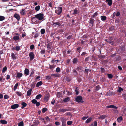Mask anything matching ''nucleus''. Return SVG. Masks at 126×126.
<instances>
[{
    "label": "nucleus",
    "instance_id": "56",
    "mask_svg": "<svg viewBox=\"0 0 126 126\" xmlns=\"http://www.w3.org/2000/svg\"><path fill=\"white\" fill-rule=\"evenodd\" d=\"M73 36L72 35H69L66 37V39L68 40H69L71 38H72Z\"/></svg>",
    "mask_w": 126,
    "mask_h": 126
},
{
    "label": "nucleus",
    "instance_id": "45",
    "mask_svg": "<svg viewBox=\"0 0 126 126\" xmlns=\"http://www.w3.org/2000/svg\"><path fill=\"white\" fill-rule=\"evenodd\" d=\"M7 70V67L5 66L2 69V72L3 73L5 72Z\"/></svg>",
    "mask_w": 126,
    "mask_h": 126
},
{
    "label": "nucleus",
    "instance_id": "52",
    "mask_svg": "<svg viewBox=\"0 0 126 126\" xmlns=\"http://www.w3.org/2000/svg\"><path fill=\"white\" fill-rule=\"evenodd\" d=\"M47 110V108H43L42 109V112L43 113H45Z\"/></svg>",
    "mask_w": 126,
    "mask_h": 126
},
{
    "label": "nucleus",
    "instance_id": "21",
    "mask_svg": "<svg viewBox=\"0 0 126 126\" xmlns=\"http://www.w3.org/2000/svg\"><path fill=\"white\" fill-rule=\"evenodd\" d=\"M20 14L22 15H24L26 13V12L25 11V9H22L20 11Z\"/></svg>",
    "mask_w": 126,
    "mask_h": 126
},
{
    "label": "nucleus",
    "instance_id": "7",
    "mask_svg": "<svg viewBox=\"0 0 126 126\" xmlns=\"http://www.w3.org/2000/svg\"><path fill=\"white\" fill-rule=\"evenodd\" d=\"M32 103L34 104H36V106L38 107L40 106V103L38 102L35 99H33L32 100Z\"/></svg>",
    "mask_w": 126,
    "mask_h": 126
},
{
    "label": "nucleus",
    "instance_id": "41",
    "mask_svg": "<svg viewBox=\"0 0 126 126\" xmlns=\"http://www.w3.org/2000/svg\"><path fill=\"white\" fill-rule=\"evenodd\" d=\"M92 118L90 117L86 121V123H89L91 120Z\"/></svg>",
    "mask_w": 126,
    "mask_h": 126
},
{
    "label": "nucleus",
    "instance_id": "4",
    "mask_svg": "<svg viewBox=\"0 0 126 126\" xmlns=\"http://www.w3.org/2000/svg\"><path fill=\"white\" fill-rule=\"evenodd\" d=\"M61 25V23L60 22H53V23L52 24L54 27H59Z\"/></svg>",
    "mask_w": 126,
    "mask_h": 126
},
{
    "label": "nucleus",
    "instance_id": "10",
    "mask_svg": "<svg viewBox=\"0 0 126 126\" xmlns=\"http://www.w3.org/2000/svg\"><path fill=\"white\" fill-rule=\"evenodd\" d=\"M48 44L47 45V48L51 49L52 48V43L51 42H47Z\"/></svg>",
    "mask_w": 126,
    "mask_h": 126
},
{
    "label": "nucleus",
    "instance_id": "3",
    "mask_svg": "<svg viewBox=\"0 0 126 126\" xmlns=\"http://www.w3.org/2000/svg\"><path fill=\"white\" fill-rule=\"evenodd\" d=\"M76 101L77 102H81V103L83 102L82 101V97L81 96H78L76 98H75Z\"/></svg>",
    "mask_w": 126,
    "mask_h": 126
},
{
    "label": "nucleus",
    "instance_id": "22",
    "mask_svg": "<svg viewBox=\"0 0 126 126\" xmlns=\"http://www.w3.org/2000/svg\"><path fill=\"white\" fill-rule=\"evenodd\" d=\"M78 62V61L76 58H74L73 61V63L74 64H77Z\"/></svg>",
    "mask_w": 126,
    "mask_h": 126
},
{
    "label": "nucleus",
    "instance_id": "17",
    "mask_svg": "<svg viewBox=\"0 0 126 126\" xmlns=\"http://www.w3.org/2000/svg\"><path fill=\"white\" fill-rule=\"evenodd\" d=\"M50 97L49 95V94H47L46 95L44 98V100L45 101L47 102L48 101L49 98Z\"/></svg>",
    "mask_w": 126,
    "mask_h": 126
},
{
    "label": "nucleus",
    "instance_id": "31",
    "mask_svg": "<svg viewBox=\"0 0 126 126\" xmlns=\"http://www.w3.org/2000/svg\"><path fill=\"white\" fill-rule=\"evenodd\" d=\"M77 51H78L79 53H80L82 50V48L81 47H78L76 48Z\"/></svg>",
    "mask_w": 126,
    "mask_h": 126
},
{
    "label": "nucleus",
    "instance_id": "27",
    "mask_svg": "<svg viewBox=\"0 0 126 126\" xmlns=\"http://www.w3.org/2000/svg\"><path fill=\"white\" fill-rule=\"evenodd\" d=\"M101 20L102 21H105L107 19V17L105 16H101L100 17Z\"/></svg>",
    "mask_w": 126,
    "mask_h": 126
},
{
    "label": "nucleus",
    "instance_id": "46",
    "mask_svg": "<svg viewBox=\"0 0 126 126\" xmlns=\"http://www.w3.org/2000/svg\"><path fill=\"white\" fill-rule=\"evenodd\" d=\"M78 11L76 9H75L74 10L73 14L74 15H75L78 14Z\"/></svg>",
    "mask_w": 126,
    "mask_h": 126
},
{
    "label": "nucleus",
    "instance_id": "57",
    "mask_svg": "<svg viewBox=\"0 0 126 126\" xmlns=\"http://www.w3.org/2000/svg\"><path fill=\"white\" fill-rule=\"evenodd\" d=\"M87 54V53H86V52H84L82 53L81 55V56L82 57H83L86 54Z\"/></svg>",
    "mask_w": 126,
    "mask_h": 126
},
{
    "label": "nucleus",
    "instance_id": "35",
    "mask_svg": "<svg viewBox=\"0 0 126 126\" xmlns=\"http://www.w3.org/2000/svg\"><path fill=\"white\" fill-rule=\"evenodd\" d=\"M40 9V7L39 5L36 6L35 8V10L37 11L39 10Z\"/></svg>",
    "mask_w": 126,
    "mask_h": 126
},
{
    "label": "nucleus",
    "instance_id": "61",
    "mask_svg": "<svg viewBox=\"0 0 126 126\" xmlns=\"http://www.w3.org/2000/svg\"><path fill=\"white\" fill-rule=\"evenodd\" d=\"M9 96L8 95L5 94L4 95V98L5 99H7L9 98Z\"/></svg>",
    "mask_w": 126,
    "mask_h": 126
},
{
    "label": "nucleus",
    "instance_id": "23",
    "mask_svg": "<svg viewBox=\"0 0 126 126\" xmlns=\"http://www.w3.org/2000/svg\"><path fill=\"white\" fill-rule=\"evenodd\" d=\"M20 47L18 46H16L15 48H14L13 49L16 50V51H19L20 49Z\"/></svg>",
    "mask_w": 126,
    "mask_h": 126
},
{
    "label": "nucleus",
    "instance_id": "60",
    "mask_svg": "<svg viewBox=\"0 0 126 126\" xmlns=\"http://www.w3.org/2000/svg\"><path fill=\"white\" fill-rule=\"evenodd\" d=\"M34 48V45H31L30 47V48L31 50L33 49Z\"/></svg>",
    "mask_w": 126,
    "mask_h": 126
},
{
    "label": "nucleus",
    "instance_id": "54",
    "mask_svg": "<svg viewBox=\"0 0 126 126\" xmlns=\"http://www.w3.org/2000/svg\"><path fill=\"white\" fill-rule=\"evenodd\" d=\"M61 70L60 68L59 67H57L56 70V71L57 73L59 72Z\"/></svg>",
    "mask_w": 126,
    "mask_h": 126
},
{
    "label": "nucleus",
    "instance_id": "51",
    "mask_svg": "<svg viewBox=\"0 0 126 126\" xmlns=\"http://www.w3.org/2000/svg\"><path fill=\"white\" fill-rule=\"evenodd\" d=\"M97 15V12H95L94 14L92 16V17L94 18L95 17H96V16Z\"/></svg>",
    "mask_w": 126,
    "mask_h": 126
},
{
    "label": "nucleus",
    "instance_id": "32",
    "mask_svg": "<svg viewBox=\"0 0 126 126\" xmlns=\"http://www.w3.org/2000/svg\"><path fill=\"white\" fill-rule=\"evenodd\" d=\"M79 89V88L78 87H76V89L75 90V91L76 92V95H78L79 93L78 90Z\"/></svg>",
    "mask_w": 126,
    "mask_h": 126
},
{
    "label": "nucleus",
    "instance_id": "50",
    "mask_svg": "<svg viewBox=\"0 0 126 126\" xmlns=\"http://www.w3.org/2000/svg\"><path fill=\"white\" fill-rule=\"evenodd\" d=\"M123 88H121L120 87H119L118 89V91L120 93L121 92V91H123Z\"/></svg>",
    "mask_w": 126,
    "mask_h": 126
},
{
    "label": "nucleus",
    "instance_id": "58",
    "mask_svg": "<svg viewBox=\"0 0 126 126\" xmlns=\"http://www.w3.org/2000/svg\"><path fill=\"white\" fill-rule=\"evenodd\" d=\"M98 57L99 58H103V59H104L105 57V56L104 55H100L99 56H98Z\"/></svg>",
    "mask_w": 126,
    "mask_h": 126
},
{
    "label": "nucleus",
    "instance_id": "13",
    "mask_svg": "<svg viewBox=\"0 0 126 126\" xmlns=\"http://www.w3.org/2000/svg\"><path fill=\"white\" fill-rule=\"evenodd\" d=\"M89 21V23L92 25V26H93L95 21L94 20V19L91 18L90 19Z\"/></svg>",
    "mask_w": 126,
    "mask_h": 126
},
{
    "label": "nucleus",
    "instance_id": "1",
    "mask_svg": "<svg viewBox=\"0 0 126 126\" xmlns=\"http://www.w3.org/2000/svg\"><path fill=\"white\" fill-rule=\"evenodd\" d=\"M35 16L37 19L39 20H42L44 18V14L42 13L36 15Z\"/></svg>",
    "mask_w": 126,
    "mask_h": 126
},
{
    "label": "nucleus",
    "instance_id": "37",
    "mask_svg": "<svg viewBox=\"0 0 126 126\" xmlns=\"http://www.w3.org/2000/svg\"><path fill=\"white\" fill-rule=\"evenodd\" d=\"M115 58V60L117 61H119L121 60V57L118 56L116 57Z\"/></svg>",
    "mask_w": 126,
    "mask_h": 126
},
{
    "label": "nucleus",
    "instance_id": "44",
    "mask_svg": "<svg viewBox=\"0 0 126 126\" xmlns=\"http://www.w3.org/2000/svg\"><path fill=\"white\" fill-rule=\"evenodd\" d=\"M18 126H24V123L23 121H22L19 123Z\"/></svg>",
    "mask_w": 126,
    "mask_h": 126
},
{
    "label": "nucleus",
    "instance_id": "48",
    "mask_svg": "<svg viewBox=\"0 0 126 126\" xmlns=\"http://www.w3.org/2000/svg\"><path fill=\"white\" fill-rule=\"evenodd\" d=\"M41 33L42 34H44L45 32V30L44 29H41L40 31Z\"/></svg>",
    "mask_w": 126,
    "mask_h": 126
},
{
    "label": "nucleus",
    "instance_id": "55",
    "mask_svg": "<svg viewBox=\"0 0 126 126\" xmlns=\"http://www.w3.org/2000/svg\"><path fill=\"white\" fill-rule=\"evenodd\" d=\"M72 123V122L71 121H68L67 122V124L68 125H70Z\"/></svg>",
    "mask_w": 126,
    "mask_h": 126
},
{
    "label": "nucleus",
    "instance_id": "62",
    "mask_svg": "<svg viewBox=\"0 0 126 126\" xmlns=\"http://www.w3.org/2000/svg\"><path fill=\"white\" fill-rule=\"evenodd\" d=\"M38 118L39 119L41 120L42 122H43L45 120L44 118H42L40 116L38 117Z\"/></svg>",
    "mask_w": 126,
    "mask_h": 126
},
{
    "label": "nucleus",
    "instance_id": "26",
    "mask_svg": "<svg viewBox=\"0 0 126 126\" xmlns=\"http://www.w3.org/2000/svg\"><path fill=\"white\" fill-rule=\"evenodd\" d=\"M0 122L1 124H6L7 123V122L6 121L4 120H0Z\"/></svg>",
    "mask_w": 126,
    "mask_h": 126
},
{
    "label": "nucleus",
    "instance_id": "42",
    "mask_svg": "<svg viewBox=\"0 0 126 126\" xmlns=\"http://www.w3.org/2000/svg\"><path fill=\"white\" fill-rule=\"evenodd\" d=\"M35 83L34 82H32L30 86L31 88H34L35 86Z\"/></svg>",
    "mask_w": 126,
    "mask_h": 126
},
{
    "label": "nucleus",
    "instance_id": "14",
    "mask_svg": "<svg viewBox=\"0 0 126 126\" xmlns=\"http://www.w3.org/2000/svg\"><path fill=\"white\" fill-rule=\"evenodd\" d=\"M14 17L16 19L19 21L20 19V16L19 15L16 13L15 14Z\"/></svg>",
    "mask_w": 126,
    "mask_h": 126
},
{
    "label": "nucleus",
    "instance_id": "8",
    "mask_svg": "<svg viewBox=\"0 0 126 126\" xmlns=\"http://www.w3.org/2000/svg\"><path fill=\"white\" fill-rule=\"evenodd\" d=\"M120 15V13L119 12H117L116 13L115 12H114L113 13V14L111 15V17L112 18H114L116 16H119Z\"/></svg>",
    "mask_w": 126,
    "mask_h": 126
},
{
    "label": "nucleus",
    "instance_id": "47",
    "mask_svg": "<svg viewBox=\"0 0 126 126\" xmlns=\"http://www.w3.org/2000/svg\"><path fill=\"white\" fill-rule=\"evenodd\" d=\"M5 18L4 16H0V21H2L5 19Z\"/></svg>",
    "mask_w": 126,
    "mask_h": 126
},
{
    "label": "nucleus",
    "instance_id": "33",
    "mask_svg": "<svg viewBox=\"0 0 126 126\" xmlns=\"http://www.w3.org/2000/svg\"><path fill=\"white\" fill-rule=\"evenodd\" d=\"M42 95L41 94H39L37 95L35 97V98L37 100L40 99Z\"/></svg>",
    "mask_w": 126,
    "mask_h": 126
},
{
    "label": "nucleus",
    "instance_id": "30",
    "mask_svg": "<svg viewBox=\"0 0 126 126\" xmlns=\"http://www.w3.org/2000/svg\"><path fill=\"white\" fill-rule=\"evenodd\" d=\"M117 120L120 123L121 122V121H122L123 120V118L121 116L119 117H118V118H117Z\"/></svg>",
    "mask_w": 126,
    "mask_h": 126
},
{
    "label": "nucleus",
    "instance_id": "38",
    "mask_svg": "<svg viewBox=\"0 0 126 126\" xmlns=\"http://www.w3.org/2000/svg\"><path fill=\"white\" fill-rule=\"evenodd\" d=\"M16 93L17 95L20 96H21L22 94V93L18 91H16Z\"/></svg>",
    "mask_w": 126,
    "mask_h": 126
},
{
    "label": "nucleus",
    "instance_id": "34",
    "mask_svg": "<svg viewBox=\"0 0 126 126\" xmlns=\"http://www.w3.org/2000/svg\"><path fill=\"white\" fill-rule=\"evenodd\" d=\"M11 56L12 58L13 59H16V57L15 55L13 53H11Z\"/></svg>",
    "mask_w": 126,
    "mask_h": 126
},
{
    "label": "nucleus",
    "instance_id": "16",
    "mask_svg": "<svg viewBox=\"0 0 126 126\" xmlns=\"http://www.w3.org/2000/svg\"><path fill=\"white\" fill-rule=\"evenodd\" d=\"M107 117V116L106 115H101L98 117V119H99L102 120V119H103Z\"/></svg>",
    "mask_w": 126,
    "mask_h": 126
},
{
    "label": "nucleus",
    "instance_id": "2",
    "mask_svg": "<svg viewBox=\"0 0 126 126\" xmlns=\"http://www.w3.org/2000/svg\"><path fill=\"white\" fill-rule=\"evenodd\" d=\"M62 7H58L57 9L55 11V13L58 15H61L62 13Z\"/></svg>",
    "mask_w": 126,
    "mask_h": 126
},
{
    "label": "nucleus",
    "instance_id": "11",
    "mask_svg": "<svg viewBox=\"0 0 126 126\" xmlns=\"http://www.w3.org/2000/svg\"><path fill=\"white\" fill-rule=\"evenodd\" d=\"M19 105L18 104H15L12 105L11 107V108L13 109H15L19 107Z\"/></svg>",
    "mask_w": 126,
    "mask_h": 126
},
{
    "label": "nucleus",
    "instance_id": "29",
    "mask_svg": "<svg viewBox=\"0 0 126 126\" xmlns=\"http://www.w3.org/2000/svg\"><path fill=\"white\" fill-rule=\"evenodd\" d=\"M22 76V74L21 73L18 72L17 74V76L18 78L21 77Z\"/></svg>",
    "mask_w": 126,
    "mask_h": 126
},
{
    "label": "nucleus",
    "instance_id": "12",
    "mask_svg": "<svg viewBox=\"0 0 126 126\" xmlns=\"http://www.w3.org/2000/svg\"><path fill=\"white\" fill-rule=\"evenodd\" d=\"M106 108H111L114 109H117L118 108V107L115 106L113 105H109L107 106Z\"/></svg>",
    "mask_w": 126,
    "mask_h": 126
},
{
    "label": "nucleus",
    "instance_id": "18",
    "mask_svg": "<svg viewBox=\"0 0 126 126\" xmlns=\"http://www.w3.org/2000/svg\"><path fill=\"white\" fill-rule=\"evenodd\" d=\"M32 89V88L30 89V90L27 91V96H29L31 95Z\"/></svg>",
    "mask_w": 126,
    "mask_h": 126
},
{
    "label": "nucleus",
    "instance_id": "6",
    "mask_svg": "<svg viewBox=\"0 0 126 126\" xmlns=\"http://www.w3.org/2000/svg\"><path fill=\"white\" fill-rule=\"evenodd\" d=\"M34 54L33 52H31L29 53V56L30 57V59L31 61H32L34 58Z\"/></svg>",
    "mask_w": 126,
    "mask_h": 126
},
{
    "label": "nucleus",
    "instance_id": "20",
    "mask_svg": "<svg viewBox=\"0 0 126 126\" xmlns=\"http://www.w3.org/2000/svg\"><path fill=\"white\" fill-rule=\"evenodd\" d=\"M43 84L42 82V81H40L38 82L36 85V87H38L41 85H42Z\"/></svg>",
    "mask_w": 126,
    "mask_h": 126
},
{
    "label": "nucleus",
    "instance_id": "64",
    "mask_svg": "<svg viewBox=\"0 0 126 126\" xmlns=\"http://www.w3.org/2000/svg\"><path fill=\"white\" fill-rule=\"evenodd\" d=\"M51 79V77L50 76H47L46 77V79Z\"/></svg>",
    "mask_w": 126,
    "mask_h": 126
},
{
    "label": "nucleus",
    "instance_id": "9",
    "mask_svg": "<svg viewBox=\"0 0 126 126\" xmlns=\"http://www.w3.org/2000/svg\"><path fill=\"white\" fill-rule=\"evenodd\" d=\"M72 108H69L67 109H59V111L60 112H64L66 111H71Z\"/></svg>",
    "mask_w": 126,
    "mask_h": 126
},
{
    "label": "nucleus",
    "instance_id": "15",
    "mask_svg": "<svg viewBox=\"0 0 126 126\" xmlns=\"http://www.w3.org/2000/svg\"><path fill=\"white\" fill-rule=\"evenodd\" d=\"M106 1L109 6H111L112 5V0H106Z\"/></svg>",
    "mask_w": 126,
    "mask_h": 126
},
{
    "label": "nucleus",
    "instance_id": "36",
    "mask_svg": "<svg viewBox=\"0 0 126 126\" xmlns=\"http://www.w3.org/2000/svg\"><path fill=\"white\" fill-rule=\"evenodd\" d=\"M49 68L50 70L53 69L55 67V65L54 64L52 65H51L49 64Z\"/></svg>",
    "mask_w": 126,
    "mask_h": 126
},
{
    "label": "nucleus",
    "instance_id": "39",
    "mask_svg": "<svg viewBox=\"0 0 126 126\" xmlns=\"http://www.w3.org/2000/svg\"><path fill=\"white\" fill-rule=\"evenodd\" d=\"M18 85V84L17 83H16L15 84V85L14 86V89H13V90L14 91H15L16 90V89Z\"/></svg>",
    "mask_w": 126,
    "mask_h": 126
},
{
    "label": "nucleus",
    "instance_id": "25",
    "mask_svg": "<svg viewBox=\"0 0 126 126\" xmlns=\"http://www.w3.org/2000/svg\"><path fill=\"white\" fill-rule=\"evenodd\" d=\"M29 70L27 69L26 68L24 70V73L26 75H28L29 74Z\"/></svg>",
    "mask_w": 126,
    "mask_h": 126
},
{
    "label": "nucleus",
    "instance_id": "63",
    "mask_svg": "<svg viewBox=\"0 0 126 126\" xmlns=\"http://www.w3.org/2000/svg\"><path fill=\"white\" fill-rule=\"evenodd\" d=\"M39 34L38 33H36L35 34V35L34 36V38H36L38 37V36Z\"/></svg>",
    "mask_w": 126,
    "mask_h": 126
},
{
    "label": "nucleus",
    "instance_id": "24",
    "mask_svg": "<svg viewBox=\"0 0 126 126\" xmlns=\"http://www.w3.org/2000/svg\"><path fill=\"white\" fill-rule=\"evenodd\" d=\"M70 100V98L69 97L65 98L63 100V101L65 102H67L69 101Z\"/></svg>",
    "mask_w": 126,
    "mask_h": 126
},
{
    "label": "nucleus",
    "instance_id": "28",
    "mask_svg": "<svg viewBox=\"0 0 126 126\" xmlns=\"http://www.w3.org/2000/svg\"><path fill=\"white\" fill-rule=\"evenodd\" d=\"M21 105L22 106L21 108L22 109H23L27 105V104L25 102H23L21 103Z\"/></svg>",
    "mask_w": 126,
    "mask_h": 126
},
{
    "label": "nucleus",
    "instance_id": "49",
    "mask_svg": "<svg viewBox=\"0 0 126 126\" xmlns=\"http://www.w3.org/2000/svg\"><path fill=\"white\" fill-rule=\"evenodd\" d=\"M36 17L35 16L34 17H32L31 19L32 21H33V22H34L36 21Z\"/></svg>",
    "mask_w": 126,
    "mask_h": 126
},
{
    "label": "nucleus",
    "instance_id": "53",
    "mask_svg": "<svg viewBox=\"0 0 126 126\" xmlns=\"http://www.w3.org/2000/svg\"><path fill=\"white\" fill-rule=\"evenodd\" d=\"M95 90L96 91H98L100 89V86L99 85H98L95 87Z\"/></svg>",
    "mask_w": 126,
    "mask_h": 126
},
{
    "label": "nucleus",
    "instance_id": "59",
    "mask_svg": "<svg viewBox=\"0 0 126 126\" xmlns=\"http://www.w3.org/2000/svg\"><path fill=\"white\" fill-rule=\"evenodd\" d=\"M89 71L90 72H91V70H90L89 69H85V71L84 72V73H85V72H86L87 73V74H88V71Z\"/></svg>",
    "mask_w": 126,
    "mask_h": 126
},
{
    "label": "nucleus",
    "instance_id": "43",
    "mask_svg": "<svg viewBox=\"0 0 126 126\" xmlns=\"http://www.w3.org/2000/svg\"><path fill=\"white\" fill-rule=\"evenodd\" d=\"M39 121L38 120H36L35 122H33L34 125H37L39 124Z\"/></svg>",
    "mask_w": 126,
    "mask_h": 126
},
{
    "label": "nucleus",
    "instance_id": "5",
    "mask_svg": "<svg viewBox=\"0 0 126 126\" xmlns=\"http://www.w3.org/2000/svg\"><path fill=\"white\" fill-rule=\"evenodd\" d=\"M113 39V37L112 36H110L108 38V39L109 40L108 43L112 45H113L114 43V42L112 41Z\"/></svg>",
    "mask_w": 126,
    "mask_h": 126
},
{
    "label": "nucleus",
    "instance_id": "19",
    "mask_svg": "<svg viewBox=\"0 0 126 126\" xmlns=\"http://www.w3.org/2000/svg\"><path fill=\"white\" fill-rule=\"evenodd\" d=\"M13 39L15 41H17L19 40V37L18 36H15L13 37Z\"/></svg>",
    "mask_w": 126,
    "mask_h": 126
},
{
    "label": "nucleus",
    "instance_id": "40",
    "mask_svg": "<svg viewBox=\"0 0 126 126\" xmlns=\"http://www.w3.org/2000/svg\"><path fill=\"white\" fill-rule=\"evenodd\" d=\"M107 76L108 78L110 79H112L113 77V75L111 74H107Z\"/></svg>",
    "mask_w": 126,
    "mask_h": 126
}]
</instances>
